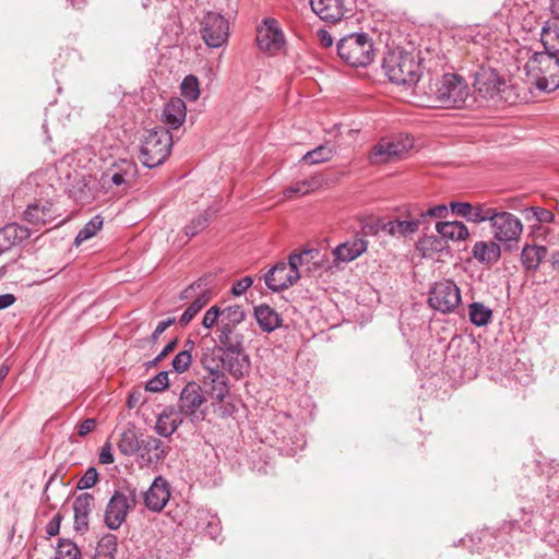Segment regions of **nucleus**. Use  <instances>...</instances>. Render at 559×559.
Here are the masks:
<instances>
[{
	"label": "nucleus",
	"instance_id": "nucleus-1",
	"mask_svg": "<svg viewBox=\"0 0 559 559\" xmlns=\"http://www.w3.org/2000/svg\"><path fill=\"white\" fill-rule=\"evenodd\" d=\"M527 76L535 86L545 92L559 87V56L549 51L534 52L525 64Z\"/></svg>",
	"mask_w": 559,
	"mask_h": 559
},
{
	"label": "nucleus",
	"instance_id": "nucleus-2",
	"mask_svg": "<svg viewBox=\"0 0 559 559\" xmlns=\"http://www.w3.org/2000/svg\"><path fill=\"white\" fill-rule=\"evenodd\" d=\"M382 68L389 80L400 85H413L420 78V64L416 58L402 50L389 51L383 58Z\"/></svg>",
	"mask_w": 559,
	"mask_h": 559
},
{
	"label": "nucleus",
	"instance_id": "nucleus-3",
	"mask_svg": "<svg viewBox=\"0 0 559 559\" xmlns=\"http://www.w3.org/2000/svg\"><path fill=\"white\" fill-rule=\"evenodd\" d=\"M174 141L165 128H154L146 132L140 148V160L147 168L157 167L170 155Z\"/></svg>",
	"mask_w": 559,
	"mask_h": 559
},
{
	"label": "nucleus",
	"instance_id": "nucleus-4",
	"mask_svg": "<svg viewBox=\"0 0 559 559\" xmlns=\"http://www.w3.org/2000/svg\"><path fill=\"white\" fill-rule=\"evenodd\" d=\"M436 102L443 108H463L472 100L467 83L457 74L447 73L436 83Z\"/></svg>",
	"mask_w": 559,
	"mask_h": 559
},
{
	"label": "nucleus",
	"instance_id": "nucleus-5",
	"mask_svg": "<svg viewBox=\"0 0 559 559\" xmlns=\"http://www.w3.org/2000/svg\"><path fill=\"white\" fill-rule=\"evenodd\" d=\"M177 407L179 414L191 424L204 421L209 415V405L203 388L195 381L188 382L180 392Z\"/></svg>",
	"mask_w": 559,
	"mask_h": 559
},
{
	"label": "nucleus",
	"instance_id": "nucleus-6",
	"mask_svg": "<svg viewBox=\"0 0 559 559\" xmlns=\"http://www.w3.org/2000/svg\"><path fill=\"white\" fill-rule=\"evenodd\" d=\"M337 53L352 67H366L373 60V44L365 33L350 34L338 41Z\"/></svg>",
	"mask_w": 559,
	"mask_h": 559
},
{
	"label": "nucleus",
	"instance_id": "nucleus-7",
	"mask_svg": "<svg viewBox=\"0 0 559 559\" xmlns=\"http://www.w3.org/2000/svg\"><path fill=\"white\" fill-rule=\"evenodd\" d=\"M212 275H205L188 286L181 294V300L193 299L179 319L181 325L189 324L192 319L207 305L212 296Z\"/></svg>",
	"mask_w": 559,
	"mask_h": 559
},
{
	"label": "nucleus",
	"instance_id": "nucleus-8",
	"mask_svg": "<svg viewBox=\"0 0 559 559\" xmlns=\"http://www.w3.org/2000/svg\"><path fill=\"white\" fill-rule=\"evenodd\" d=\"M461 299L457 285L451 280H442L430 287L428 305L441 313H452L461 304Z\"/></svg>",
	"mask_w": 559,
	"mask_h": 559
},
{
	"label": "nucleus",
	"instance_id": "nucleus-9",
	"mask_svg": "<svg viewBox=\"0 0 559 559\" xmlns=\"http://www.w3.org/2000/svg\"><path fill=\"white\" fill-rule=\"evenodd\" d=\"M413 142L409 136L382 139L370 151L369 160L374 165L399 160L413 147Z\"/></svg>",
	"mask_w": 559,
	"mask_h": 559
},
{
	"label": "nucleus",
	"instance_id": "nucleus-10",
	"mask_svg": "<svg viewBox=\"0 0 559 559\" xmlns=\"http://www.w3.org/2000/svg\"><path fill=\"white\" fill-rule=\"evenodd\" d=\"M135 506V493L130 491L129 495L123 491L116 490L110 497L104 515V522L109 530H118L130 510Z\"/></svg>",
	"mask_w": 559,
	"mask_h": 559
},
{
	"label": "nucleus",
	"instance_id": "nucleus-11",
	"mask_svg": "<svg viewBox=\"0 0 559 559\" xmlns=\"http://www.w3.org/2000/svg\"><path fill=\"white\" fill-rule=\"evenodd\" d=\"M200 33L209 47H222L229 37V22L219 13L207 12L201 22Z\"/></svg>",
	"mask_w": 559,
	"mask_h": 559
},
{
	"label": "nucleus",
	"instance_id": "nucleus-12",
	"mask_svg": "<svg viewBox=\"0 0 559 559\" xmlns=\"http://www.w3.org/2000/svg\"><path fill=\"white\" fill-rule=\"evenodd\" d=\"M489 223L492 236L499 242L516 241L523 231L520 218L509 212L495 210Z\"/></svg>",
	"mask_w": 559,
	"mask_h": 559
},
{
	"label": "nucleus",
	"instance_id": "nucleus-13",
	"mask_svg": "<svg viewBox=\"0 0 559 559\" xmlns=\"http://www.w3.org/2000/svg\"><path fill=\"white\" fill-rule=\"evenodd\" d=\"M296 258H293L292 265L281 261L276 263L264 275V282L269 289L273 292H282L297 283L300 278V271H295Z\"/></svg>",
	"mask_w": 559,
	"mask_h": 559
},
{
	"label": "nucleus",
	"instance_id": "nucleus-14",
	"mask_svg": "<svg viewBox=\"0 0 559 559\" xmlns=\"http://www.w3.org/2000/svg\"><path fill=\"white\" fill-rule=\"evenodd\" d=\"M474 87L485 99H496L504 91L506 80L498 72L481 66L475 73Z\"/></svg>",
	"mask_w": 559,
	"mask_h": 559
},
{
	"label": "nucleus",
	"instance_id": "nucleus-15",
	"mask_svg": "<svg viewBox=\"0 0 559 559\" xmlns=\"http://www.w3.org/2000/svg\"><path fill=\"white\" fill-rule=\"evenodd\" d=\"M257 43L261 50L274 55L285 45V36L278 22L273 17L263 20V25L258 28Z\"/></svg>",
	"mask_w": 559,
	"mask_h": 559
},
{
	"label": "nucleus",
	"instance_id": "nucleus-16",
	"mask_svg": "<svg viewBox=\"0 0 559 559\" xmlns=\"http://www.w3.org/2000/svg\"><path fill=\"white\" fill-rule=\"evenodd\" d=\"M170 498L168 481L162 476L156 477L144 493V503L151 511H162Z\"/></svg>",
	"mask_w": 559,
	"mask_h": 559
},
{
	"label": "nucleus",
	"instance_id": "nucleus-17",
	"mask_svg": "<svg viewBox=\"0 0 559 559\" xmlns=\"http://www.w3.org/2000/svg\"><path fill=\"white\" fill-rule=\"evenodd\" d=\"M221 364L237 380L246 377L250 371V359L245 349L221 354Z\"/></svg>",
	"mask_w": 559,
	"mask_h": 559
},
{
	"label": "nucleus",
	"instance_id": "nucleus-18",
	"mask_svg": "<svg viewBox=\"0 0 559 559\" xmlns=\"http://www.w3.org/2000/svg\"><path fill=\"white\" fill-rule=\"evenodd\" d=\"M55 218L56 211L49 201L29 204L24 212V219L36 228L50 224Z\"/></svg>",
	"mask_w": 559,
	"mask_h": 559
},
{
	"label": "nucleus",
	"instance_id": "nucleus-19",
	"mask_svg": "<svg viewBox=\"0 0 559 559\" xmlns=\"http://www.w3.org/2000/svg\"><path fill=\"white\" fill-rule=\"evenodd\" d=\"M203 385L209 395L217 403L223 402L229 394L228 379L222 369H216L212 374L204 376Z\"/></svg>",
	"mask_w": 559,
	"mask_h": 559
},
{
	"label": "nucleus",
	"instance_id": "nucleus-20",
	"mask_svg": "<svg viewBox=\"0 0 559 559\" xmlns=\"http://www.w3.org/2000/svg\"><path fill=\"white\" fill-rule=\"evenodd\" d=\"M312 11L323 21L337 22L345 13L343 0H310Z\"/></svg>",
	"mask_w": 559,
	"mask_h": 559
},
{
	"label": "nucleus",
	"instance_id": "nucleus-21",
	"mask_svg": "<svg viewBox=\"0 0 559 559\" xmlns=\"http://www.w3.org/2000/svg\"><path fill=\"white\" fill-rule=\"evenodd\" d=\"M368 247L364 238L355 237L352 240L340 243L333 250V257L336 262L348 263L360 257Z\"/></svg>",
	"mask_w": 559,
	"mask_h": 559
},
{
	"label": "nucleus",
	"instance_id": "nucleus-22",
	"mask_svg": "<svg viewBox=\"0 0 559 559\" xmlns=\"http://www.w3.org/2000/svg\"><path fill=\"white\" fill-rule=\"evenodd\" d=\"M95 498L92 493L84 492L75 497L73 502L74 527L76 531L88 528V516L94 508Z\"/></svg>",
	"mask_w": 559,
	"mask_h": 559
},
{
	"label": "nucleus",
	"instance_id": "nucleus-23",
	"mask_svg": "<svg viewBox=\"0 0 559 559\" xmlns=\"http://www.w3.org/2000/svg\"><path fill=\"white\" fill-rule=\"evenodd\" d=\"M31 236L27 227L19 224H8L0 228V253L8 251L12 247L21 243Z\"/></svg>",
	"mask_w": 559,
	"mask_h": 559
},
{
	"label": "nucleus",
	"instance_id": "nucleus-24",
	"mask_svg": "<svg viewBox=\"0 0 559 559\" xmlns=\"http://www.w3.org/2000/svg\"><path fill=\"white\" fill-rule=\"evenodd\" d=\"M187 106L186 103L179 98H171L164 107L163 122L170 129H178L186 120Z\"/></svg>",
	"mask_w": 559,
	"mask_h": 559
},
{
	"label": "nucleus",
	"instance_id": "nucleus-25",
	"mask_svg": "<svg viewBox=\"0 0 559 559\" xmlns=\"http://www.w3.org/2000/svg\"><path fill=\"white\" fill-rule=\"evenodd\" d=\"M179 412L174 407L165 408L157 417L155 424L156 432L162 437H170L182 424Z\"/></svg>",
	"mask_w": 559,
	"mask_h": 559
},
{
	"label": "nucleus",
	"instance_id": "nucleus-26",
	"mask_svg": "<svg viewBox=\"0 0 559 559\" xmlns=\"http://www.w3.org/2000/svg\"><path fill=\"white\" fill-rule=\"evenodd\" d=\"M221 521L218 516L209 509L201 508L195 512V530L204 532L212 539H216L221 533Z\"/></svg>",
	"mask_w": 559,
	"mask_h": 559
},
{
	"label": "nucleus",
	"instance_id": "nucleus-27",
	"mask_svg": "<svg viewBox=\"0 0 559 559\" xmlns=\"http://www.w3.org/2000/svg\"><path fill=\"white\" fill-rule=\"evenodd\" d=\"M473 257L481 264L492 265L501 257L500 246L493 241H477L473 247Z\"/></svg>",
	"mask_w": 559,
	"mask_h": 559
},
{
	"label": "nucleus",
	"instance_id": "nucleus-28",
	"mask_svg": "<svg viewBox=\"0 0 559 559\" xmlns=\"http://www.w3.org/2000/svg\"><path fill=\"white\" fill-rule=\"evenodd\" d=\"M540 41L546 51L559 56V20H548L540 32Z\"/></svg>",
	"mask_w": 559,
	"mask_h": 559
},
{
	"label": "nucleus",
	"instance_id": "nucleus-29",
	"mask_svg": "<svg viewBox=\"0 0 559 559\" xmlns=\"http://www.w3.org/2000/svg\"><path fill=\"white\" fill-rule=\"evenodd\" d=\"M221 346L217 350L223 353L243 349V336L236 331V328L221 326L218 334Z\"/></svg>",
	"mask_w": 559,
	"mask_h": 559
},
{
	"label": "nucleus",
	"instance_id": "nucleus-30",
	"mask_svg": "<svg viewBox=\"0 0 559 559\" xmlns=\"http://www.w3.org/2000/svg\"><path fill=\"white\" fill-rule=\"evenodd\" d=\"M419 225V219H392L382 225V230L392 237L401 238L417 233Z\"/></svg>",
	"mask_w": 559,
	"mask_h": 559
},
{
	"label": "nucleus",
	"instance_id": "nucleus-31",
	"mask_svg": "<svg viewBox=\"0 0 559 559\" xmlns=\"http://www.w3.org/2000/svg\"><path fill=\"white\" fill-rule=\"evenodd\" d=\"M142 457L147 455L146 461L150 463L159 462L167 455L164 442L155 437L148 436L141 440Z\"/></svg>",
	"mask_w": 559,
	"mask_h": 559
},
{
	"label": "nucleus",
	"instance_id": "nucleus-32",
	"mask_svg": "<svg viewBox=\"0 0 559 559\" xmlns=\"http://www.w3.org/2000/svg\"><path fill=\"white\" fill-rule=\"evenodd\" d=\"M438 234L443 239L465 240L469 236L468 228L462 222H439L436 225Z\"/></svg>",
	"mask_w": 559,
	"mask_h": 559
},
{
	"label": "nucleus",
	"instance_id": "nucleus-33",
	"mask_svg": "<svg viewBox=\"0 0 559 559\" xmlns=\"http://www.w3.org/2000/svg\"><path fill=\"white\" fill-rule=\"evenodd\" d=\"M254 316L260 328L265 332H272L281 324L280 314L267 305L258 306Z\"/></svg>",
	"mask_w": 559,
	"mask_h": 559
},
{
	"label": "nucleus",
	"instance_id": "nucleus-34",
	"mask_svg": "<svg viewBox=\"0 0 559 559\" xmlns=\"http://www.w3.org/2000/svg\"><path fill=\"white\" fill-rule=\"evenodd\" d=\"M547 254V248L544 246H525L522 249L521 260L522 264L526 270H536L538 269L540 262L545 259Z\"/></svg>",
	"mask_w": 559,
	"mask_h": 559
},
{
	"label": "nucleus",
	"instance_id": "nucleus-35",
	"mask_svg": "<svg viewBox=\"0 0 559 559\" xmlns=\"http://www.w3.org/2000/svg\"><path fill=\"white\" fill-rule=\"evenodd\" d=\"M117 447L123 455L131 456L141 449V440H139L133 427L123 430L117 442Z\"/></svg>",
	"mask_w": 559,
	"mask_h": 559
},
{
	"label": "nucleus",
	"instance_id": "nucleus-36",
	"mask_svg": "<svg viewBox=\"0 0 559 559\" xmlns=\"http://www.w3.org/2000/svg\"><path fill=\"white\" fill-rule=\"evenodd\" d=\"M322 185L320 176H312L308 179L298 181L285 189L284 195L286 198H293L296 194L306 195L312 191L318 190Z\"/></svg>",
	"mask_w": 559,
	"mask_h": 559
},
{
	"label": "nucleus",
	"instance_id": "nucleus-37",
	"mask_svg": "<svg viewBox=\"0 0 559 559\" xmlns=\"http://www.w3.org/2000/svg\"><path fill=\"white\" fill-rule=\"evenodd\" d=\"M445 248V241L442 237L425 236L416 243V250L423 258H432L435 253L441 252Z\"/></svg>",
	"mask_w": 559,
	"mask_h": 559
},
{
	"label": "nucleus",
	"instance_id": "nucleus-38",
	"mask_svg": "<svg viewBox=\"0 0 559 559\" xmlns=\"http://www.w3.org/2000/svg\"><path fill=\"white\" fill-rule=\"evenodd\" d=\"M117 546L116 535L111 533L104 535L97 544L95 559H115Z\"/></svg>",
	"mask_w": 559,
	"mask_h": 559
},
{
	"label": "nucleus",
	"instance_id": "nucleus-39",
	"mask_svg": "<svg viewBox=\"0 0 559 559\" xmlns=\"http://www.w3.org/2000/svg\"><path fill=\"white\" fill-rule=\"evenodd\" d=\"M469 320L477 326L487 325L491 318L492 311L481 302H473L469 305Z\"/></svg>",
	"mask_w": 559,
	"mask_h": 559
},
{
	"label": "nucleus",
	"instance_id": "nucleus-40",
	"mask_svg": "<svg viewBox=\"0 0 559 559\" xmlns=\"http://www.w3.org/2000/svg\"><path fill=\"white\" fill-rule=\"evenodd\" d=\"M222 313L221 326L236 328L243 321L246 314L241 306L235 305L225 308Z\"/></svg>",
	"mask_w": 559,
	"mask_h": 559
},
{
	"label": "nucleus",
	"instance_id": "nucleus-41",
	"mask_svg": "<svg viewBox=\"0 0 559 559\" xmlns=\"http://www.w3.org/2000/svg\"><path fill=\"white\" fill-rule=\"evenodd\" d=\"M103 218L99 215L94 216L84 227L78 233L74 245L80 246L82 242L88 240L96 235L103 227Z\"/></svg>",
	"mask_w": 559,
	"mask_h": 559
},
{
	"label": "nucleus",
	"instance_id": "nucleus-42",
	"mask_svg": "<svg viewBox=\"0 0 559 559\" xmlns=\"http://www.w3.org/2000/svg\"><path fill=\"white\" fill-rule=\"evenodd\" d=\"M496 209L487 206L486 204H472L469 212L467 213L466 221L475 224L483 222H490L492 214Z\"/></svg>",
	"mask_w": 559,
	"mask_h": 559
},
{
	"label": "nucleus",
	"instance_id": "nucleus-43",
	"mask_svg": "<svg viewBox=\"0 0 559 559\" xmlns=\"http://www.w3.org/2000/svg\"><path fill=\"white\" fill-rule=\"evenodd\" d=\"M55 559H81V551L73 542L62 538L57 544Z\"/></svg>",
	"mask_w": 559,
	"mask_h": 559
},
{
	"label": "nucleus",
	"instance_id": "nucleus-44",
	"mask_svg": "<svg viewBox=\"0 0 559 559\" xmlns=\"http://www.w3.org/2000/svg\"><path fill=\"white\" fill-rule=\"evenodd\" d=\"M333 156V150L331 147L320 145L314 150L306 153L302 156V160L309 165L319 164L330 160Z\"/></svg>",
	"mask_w": 559,
	"mask_h": 559
},
{
	"label": "nucleus",
	"instance_id": "nucleus-45",
	"mask_svg": "<svg viewBox=\"0 0 559 559\" xmlns=\"http://www.w3.org/2000/svg\"><path fill=\"white\" fill-rule=\"evenodd\" d=\"M319 257V251L317 249H306L301 252H293L288 257V264L292 265L293 258H296L295 271H299L300 267L305 265H309L312 260Z\"/></svg>",
	"mask_w": 559,
	"mask_h": 559
},
{
	"label": "nucleus",
	"instance_id": "nucleus-46",
	"mask_svg": "<svg viewBox=\"0 0 559 559\" xmlns=\"http://www.w3.org/2000/svg\"><path fill=\"white\" fill-rule=\"evenodd\" d=\"M210 223V216L207 213L200 214L199 216L194 217L186 227H185V234L191 238L202 230H204Z\"/></svg>",
	"mask_w": 559,
	"mask_h": 559
},
{
	"label": "nucleus",
	"instance_id": "nucleus-47",
	"mask_svg": "<svg viewBox=\"0 0 559 559\" xmlns=\"http://www.w3.org/2000/svg\"><path fill=\"white\" fill-rule=\"evenodd\" d=\"M181 93L189 100H197L200 95L199 83L195 76L188 75L181 83Z\"/></svg>",
	"mask_w": 559,
	"mask_h": 559
},
{
	"label": "nucleus",
	"instance_id": "nucleus-48",
	"mask_svg": "<svg viewBox=\"0 0 559 559\" xmlns=\"http://www.w3.org/2000/svg\"><path fill=\"white\" fill-rule=\"evenodd\" d=\"M192 362V356L189 349H182L173 359V368L177 373H183L189 369Z\"/></svg>",
	"mask_w": 559,
	"mask_h": 559
},
{
	"label": "nucleus",
	"instance_id": "nucleus-49",
	"mask_svg": "<svg viewBox=\"0 0 559 559\" xmlns=\"http://www.w3.org/2000/svg\"><path fill=\"white\" fill-rule=\"evenodd\" d=\"M168 372L160 371L147 381L145 389L150 392H162L168 388Z\"/></svg>",
	"mask_w": 559,
	"mask_h": 559
},
{
	"label": "nucleus",
	"instance_id": "nucleus-50",
	"mask_svg": "<svg viewBox=\"0 0 559 559\" xmlns=\"http://www.w3.org/2000/svg\"><path fill=\"white\" fill-rule=\"evenodd\" d=\"M128 175H129V171L127 169H124V170L116 171L111 176L105 174V175H103L102 180H103L104 185H115L117 187H121V186L128 187V182H129V180L127 178Z\"/></svg>",
	"mask_w": 559,
	"mask_h": 559
},
{
	"label": "nucleus",
	"instance_id": "nucleus-51",
	"mask_svg": "<svg viewBox=\"0 0 559 559\" xmlns=\"http://www.w3.org/2000/svg\"><path fill=\"white\" fill-rule=\"evenodd\" d=\"M98 480V473L96 468L90 467L85 474L80 478L78 483V489H88L92 488Z\"/></svg>",
	"mask_w": 559,
	"mask_h": 559
},
{
	"label": "nucleus",
	"instance_id": "nucleus-52",
	"mask_svg": "<svg viewBox=\"0 0 559 559\" xmlns=\"http://www.w3.org/2000/svg\"><path fill=\"white\" fill-rule=\"evenodd\" d=\"M219 314L222 316L217 306L211 307L203 317L202 325L206 329L214 326L218 321Z\"/></svg>",
	"mask_w": 559,
	"mask_h": 559
},
{
	"label": "nucleus",
	"instance_id": "nucleus-53",
	"mask_svg": "<svg viewBox=\"0 0 559 559\" xmlns=\"http://www.w3.org/2000/svg\"><path fill=\"white\" fill-rule=\"evenodd\" d=\"M253 281L250 276H245L239 281L235 282L231 287V294L234 296H241L252 285Z\"/></svg>",
	"mask_w": 559,
	"mask_h": 559
},
{
	"label": "nucleus",
	"instance_id": "nucleus-54",
	"mask_svg": "<svg viewBox=\"0 0 559 559\" xmlns=\"http://www.w3.org/2000/svg\"><path fill=\"white\" fill-rule=\"evenodd\" d=\"M530 211L532 212L535 219L539 223H550L554 221V214L549 210L543 209V207H531Z\"/></svg>",
	"mask_w": 559,
	"mask_h": 559
},
{
	"label": "nucleus",
	"instance_id": "nucleus-55",
	"mask_svg": "<svg viewBox=\"0 0 559 559\" xmlns=\"http://www.w3.org/2000/svg\"><path fill=\"white\" fill-rule=\"evenodd\" d=\"M175 321V318H168L166 320L158 322L157 326L155 328L154 332L151 335V342L156 343L158 337L165 332L167 328L173 325Z\"/></svg>",
	"mask_w": 559,
	"mask_h": 559
},
{
	"label": "nucleus",
	"instance_id": "nucleus-56",
	"mask_svg": "<svg viewBox=\"0 0 559 559\" xmlns=\"http://www.w3.org/2000/svg\"><path fill=\"white\" fill-rule=\"evenodd\" d=\"M178 340L174 338L171 340L164 348L163 350L150 362L151 366H156L158 362L164 360L171 352L175 350L177 346Z\"/></svg>",
	"mask_w": 559,
	"mask_h": 559
},
{
	"label": "nucleus",
	"instance_id": "nucleus-57",
	"mask_svg": "<svg viewBox=\"0 0 559 559\" xmlns=\"http://www.w3.org/2000/svg\"><path fill=\"white\" fill-rule=\"evenodd\" d=\"M472 207V203L467 202H451L450 209L453 214H456L457 216H462L465 219L467 218V213L469 212Z\"/></svg>",
	"mask_w": 559,
	"mask_h": 559
},
{
	"label": "nucleus",
	"instance_id": "nucleus-58",
	"mask_svg": "<svg viewBox=\"0 0 559 559\" xmlns=\"http://www.w3.org/2000/svg\"><path fill=\"white\" fill-rule=\"evenodd\" d=\"M201 364L203 368L207 371V374H212L216 369H221V362L217 361L214 357L204 355L201 359Z\"/></svg>",
	"mask_w": 559,
	"mask_h": 559
},
{
	"label": "nucleus",
	"instance_id": "nucleus-59",
	"mask_svg": "<svg viewBox=\"0 0 559 559\" xmlns=\"http://www.w3.org/2000/svg\"><path fill=\"white\" fill-rule=\"evenodd\" d=\"M447 214H448V207L443 204H439V205L430 207L429 210H427V212L421 213L420 216L421 217L430 216V217L442 218V217H445Z\"/></svg>",
	"mask_w": 559,
	"mask_h": 559
},
{
	"label": "nucleus",
	"instance_id": "nucleus-60",
	"mask_svg": "<svg viewBox=\"0 0 559 559\" xmlns=\"http://www.w3.org/2000/svg\"><path fill=\"white\" fill-rule=\"evenodd\" d=\"M115 459H114V455H112V449H111V444L110 443H105L102 449H100V453H99V462L102 464H111L114 463Z\"/></svg>",
	"mask_w": 559,
	"mask_h": 559
},
{
	"label": "nucleus",
	"instance_id": "nucleus-61",
	"mask_svg": "<svg viewBox=\"0 0 559 559\" xmlns=\"http://www.w3.org/2000/svg\"><path fill=\"white\" fill-rule=\"evenodd\" d=\"M96 427V420L94 418H87L78 426V435L85 437Z\"/></svg>",
	"mask_w": 559,
	"mask_h": 559
},
{
	"label": "nucleus",
	"instance_id": "nucleus-62",
	"mask_svg": "<svg viewBox=\"0 0 559 559\" xmlns=\"http://www.w3.org/2000/svg\"><path fill=\"white\" fill-rule=\"evenodd\" d=\"M317 35L322 47L328 48L333 45V37L328 31L319 29Z\"/></svg>",
	"mask_w": 559,
	"mask_h": 559
},
{
	"label": "nucleus",
	"instance_id": "nucleus-63",
	"mask_svg": "<svg viewBox=\"0 0 559 559\" xmlns=\"http://www.w3.org/2000/svg\"><path fill=\"white\" fill-rule=\"evenodd\" d=\"M15 301V296L12 294L0 295V310L12 306Z\"/></svg>",
	"mask_w": 559,
	"mask_h": 559
},
{
	"label": "nucleus",
	"instance_id": "nucleus-64",
	"mask_svg": "<svg viewBox=\"0 0 559 559\" xmlns=\"http://www.w3.org/2000/svg\"><path fill=\"white\" fill-rule=\"evenodd\" d=\"M550 11L554 15V19L559 20V0H550Z\"/></svg>",
	"mask_w": 559,
	"mask_h": 559
}]
</instances>
